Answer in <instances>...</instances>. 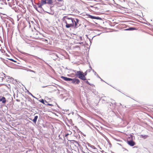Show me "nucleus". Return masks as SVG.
Listing matches in <instances>:
<instances>
[{
	"label": "nucleus",
	"instance_id": "nucleus-1",
	"mask_svg": "<svg viewBox=\"0 0 153 153\" xmlns=\"http://www.w3.org/2000/svg\"><path fill=\"white\" fill-rule=\"evenodd\" d=\"M62 21L66 24L65 27L67 28H69L74 26V19L71 17H69L67 16L63 17Z\"/></svg>",
	"mask_w": 153,
	"mask_h": 153
},
{
	"label": "nucleus",
	"instance_id": "nucleus-2",
	"mask_svg": "<svg viewBox=\"0 0 153 153\" xmlns=\"http://www.w3.org/2000/svg\"><path fill=\"white\" fill-rule=\"evenodd\" d=\"M76 75L78 77L81 79L83 80H85L86 79L85 75H84V74L81 71H77L76 72Z\"/></svg>",
	"mask_w": 153,
	"mask_h": 153
},
{
	"label": "nucleus",
	"instance_id": "nucleus-3",
	"mask_svg": "<svg viewBox=\"0 0 153 153\" xmlns=\"http://www.w3.org/2000/svg\"><path fill=\"white\" fill-rule=\"evenodd\" d=\"M75 20L76 21L74 20V27L75 28H76L80 25V24L79 23V19H75Z\"/></svg>",
	"mask_w": 153,
	"mask_h": 153
},
{
	"label": "nucleus",
	"instance_id": "nucleus-4",
	"mask_svg": "<svg viewBox=\"0 0 153 153\" xmlns=\"http://www.w3.org/2000/svg\"><path fill=\"white\" fill-rule=\"evenodd\" d=\"M88 146L90 147L91 148L94 150L93 151L89 150L90 151H91L93 153H97L98 152L97 149L94 146L92 145L89 144H88Z\"/></svg>",
	"mask_w": 153,
	"mask_h": 153
},
{
	"label": "nucleus",
	"instance_id": "nucleus-5",
	"mask_svg": "<svg viewBox=\"0 0 153 153\" xmlns=\"http://www.w3.org/2000/svg\"><path fill=\"white\" fill-rule=\"evenodd\" d=\"M38 35L37 32L36 31L31 36L35 39H39V37Z\"/></svg>",
	"mask_w": 153,
	"mask_h": 153
},
{
	"label": "nucleus",
	"instance_id": "nucleus-6",
	"mask_svg": "<svg viewBox=\"0 0 153 153\" xmlns=\"http://www.w3.org/2000/svg\"><path fill=\"white\" fill-rule=\"evenodd\" d=\"M71 81H72V82L74 84H79L80 82V81L78 79L74 78L72 79Z\"/></svg>",
	"mask_w": 153,
	"mask_h": 153
},
{
	"label": "nucleus",
	"instance_id": "nucleus-7",
	"mask_svg": "<svg viewBox=\"0 0 153 153\" xmlns=\"http://www.w3.org/2000/svg\"><path fill=\"white\" fill-rule=\"evenodd\" d=\"M88 18H91V19H94L98 20L101 19V18L99 17H96L90 15H88Z\"/></svg>",
	"mask_w": 153,
	"mask_h": 153
},
{
	"label": "nucleus",
	"instance_id": "nucleus-8",
	"mask_svg": "<svg viewBox=\"0 0 153 153\" xmlns=\"http://www.w3.org/2000/svg\"><path fill=\"white\" fill-rule=\"evenodd\" d=\"M127 143L131 146H133L135 145V143L132 140L127 141Z\"/></svg>",
	"mask_w": 153,
	"mask_h": 153
},
{
	"label": "nucleus",
	"instance_id": "nucleus-9",
	"mask_svg": "<svg viewBox=\"0 0 153 153\" xmlns=\"http://www.w3.org/2000/svg\"><path fill=\"white\" fill-rule=\"evenodd\" d=\"M0 101H1L2 103L5 104L6 102L5 98L4 97H2L1 99H0Z\"/></svg>",
	"mask_w": 153,
	"mask_h": 153
},
{
	"label": "nucleus",
	"instance_id": "nucleus-10",
	"mask_svg": "<svg viewBox=\"0 0 153 153\" xmlns=\"http://www.w3.org/2000/svg\"><path fill=\"white\" fill-rule=\"evenodd\" d=\"M61 78L64 80L66 81H71V78H68L64 76H62Z\"/></svg>",
	"mask_w": 153,
	"mask_h": 153
},
{
	"label": "nucleus",
	"instance_id": "nucleus-11",
	"mask_svg": "<svg viewBox=\"0 0 153 153\" xmlns=\"http://www.w3.org/2000/svg\"><path fill=\"white\" fill-rule=\"evenodd\" d=\"M38 118V117L37 116H35L34 119L33 120V121L35 123H36V121L37 120Z\"/></svg>",
	"mask_w": 153,
	"mask_h": 153
},
{
	"label": "nucleus",
	"instance_id": "nucleus-12",
	"mask_svg": "<svg viewBox=\"0 0 153 153\" xmlns=\"http://www.w3.org/2000/svg\"><path fill=\"white\" fill-rule=\"evenodd\" d=\"M47 1V4H52L53 3L52 0H46Z\"/></svg>",
	"mask_w": 153,
	"mask_h": 153
},
{
	"label": "nucleus",
	"instance_id": "nucleus-13",
	"mask_svg": "<svg viewBox=\"0 0 153 153\" xmlns=\"http://www.w3.org/2000/svg\"><path fill=\"white\" fill-rule=\"evenodd\" d=\"M39 39L40 40H42V41H45L46 42V43H48V40L47 39H45L43 38H40V39Z\"/></svg>",
	"mask_w": 153,
	"mask_h": 153
},
{
	"label": "nucleus",
	"instance_id": "nucleus-14",
	"mask_svg": "<svg viewBox=\"0 0 153 153\" xmlns=\"http://www.w3.org/2000/svg\"><path fill=\"white\" fill-rule=\"evenodd\" d=\"M40 101L42 102V103L44 104H45V103L44 102H47L46 101V100H44L43 99H42L41 100H40Z\"/></svg>",
	"mask_w": 153,
	"mask_h": 153
},
{
	"label": "nucleus",
	"instance_id": "nucleus-15",
	"mask_svg": "<svg viewBox=\"0 0 153 153\" xmlns=\"http://www.w3.org/2000/svg\"><path fill=\"white\" fill-rule=\"evenodd\" d=\"M42 5H43L44 4H46L47 3V1L46 0H44L43 1H42Z\"/></svg>",
	"mask_w": 153,
	"mask_h": 153
},
{
	"label": "nucleus",
	"instance_id": "nucleus-16",
	"mask_svg": "<svg viewBox=\"0 0 153 153\" xmlns=\"http://www.w3.org/2000/svg\"><path fill=\"white\" fill-rule=\"evenodd\" d=\"M9 59L10 60L12 61L13 62H16V61L14 60L13 59Z\"/></svg>",
	"mask_w": 153,
	"mask_h": 153
},
{
	"label": "nucleus",
	"instance_id": "nucleus-17",
	"mask_svg": "<svg viewBox=\"0 0 153 153\" xmlns=\"http://www.w3.org/2000/svg\"><path fill=\"white\" fill-rule=\"evenodd\" d=\"M142 137L143 138H146L148 137L147 135H145L144 136L143 135H141Z\"/></svg>",
	"mask_w": 153,
	"mask_h": 153
},
{
	"label": "nucleus",
	"instance_id": "nucleus-18",
	"mask_svg": "<svg viewBox=\"0 0 153 153\" xmlns=\"http://www.w3.org/2000/svg\"><path fill=\"white\" fill-rule=\"evenodd\" d=\"M85 82L88 84V85H91V84L88 81H85Z\"/></svg>",
	"mask_w": 153,
	"mask_h": 153
},
{
	"label": "nucleus",
	"instance_id": "nucleus-19",
	"mask_svg": "<svg viewBox=\"0 0 153 153\" xmlns=\"http://www.w3.org/2000/svg\"><path fill=\"white\" fill-rule=\"evenodd\" d=\"M47 105H50V106H53V105L52 104H49V103H48Z\"/></svg>",
	"mask_w": 153,
	"mask_h": 153
},
{
	"label": "nucleus",
	"instance_id": "nucleus-20",
	"mask_svg": "<svg viewBox=\"0 0 153 153\" xmlns=\"http://www.w3.org/2000/svg\"><path fill=\"white\" fill-rule=\"evenodd\" d=\"M134 28H129L128 30H134Z\"/></svg>",
	"mask_w": 153,
	"mask_h": 153
},
{
	"label": "nucleus",
	"instance_id": "nucleus-21",
	"mask_svg": "<svg viewBox=\"0 0 153 153\" xmlns=\"http://www.w3.org/2000/svg\"><path fill=\"white\" fill-rule=\"evenodd\" d=\"M68 135V134H66L65 135V137H67V136Z\"/></svg>",
	"mask_w": 153,
	"mask_h": 153
},
{
	"label": "nucleus",
	"instance_id": "nucleus-22",
	"mask_svg": "<svg viewBox=\"0 0 153 153\" xmlns=\"http://www.w3.org/2000/svg\"><path fill=\"white\" fill-rule=\"evenodd\" d=\"M59 1H62L63 0H57Z\"/></svg>",
	"mask_w": 153,
	"mask_h": 153
},
{
	"label": "nucleus",
	"instance_id": "nucleus-23",
	"mask_svg": "<svg viewBox=\"0 0 153 153\" xmlns=\"http://www.w3.org/2000/svg\"><path fill=\"white\" fill-rule=\"evenodd\" d=\"M2 53H4V50H2Z\"/></svg>",
	"mask_w": 153,
	"mask_h": 153
},
{
	"label": "nucleus",
	"instance_id": "nucleus-24",
	"mask_svg": "<svg viewBox=\"0 0 153 153\" xmlns=\"http://www.w3.org/2000/svg\"><path fill=\"white\" fill-rule=\"evenodd\" d=\"M41 7H42L41 5L39 6V7H40V8H41Z\"/></svg>",
	"mask_w": 153,
	"mask_h": 153
},
{
	"label": "nucleus",
	"instance_id": "nucleus-25",
	"mask_svg": "<svg viewBox=\"0 0 153 153\" xmlns=\"http://www.w3.org/2000/svg\"><path fill=\"white\" fill-rule=\"evenodd\" d=\"M2 97L0 96V99H1Z\"/></svg>",
	"mask_w": 153,
	"mask_h": 153
},
{
	"label": "nucleus",
	"instance_id": "nucleus-26",
	"mask_svg": "<svg viewBox=\"0 0 153 153\" xmlns=\"http://www.w3.org/2000/svg\"><path fill=\"white\" fill-rule=\"evenodd\" d=\"M86 75V73L84 75H85V76Z\"/></svg>",
	"mask_w": 153,
	"mask_h": 153
},
{
	"label": "nucleus",
	"instance_id": "nucleus-27",
	"mask_svg": "<svg viewBox=\"0 0 153 153\" xmlns=\"http://www.w3.org/2000/svg\"><path fill=\"white\" fill-rule=\"evenodd\" d=\"M31 1V2H33V0H30Z\"/></svg>",
	"mask_w": 153,
	"mask_h": 153
},
{
	"label": "nucleus",
	"instance_id": "nucleus-28",
	"mask_svg": "<svg viewBox=\"0 0 153 153\" xmlns=\"http://www.w3.org/2000/svg\"><path fill=\"white\" fill-rule=\"evenodd\" d=\"M46 86H44L43 87L44 88V87H46Z\"/></svg>",
	"mask_w": 153,
	"mask_h": 153
}]
</instances>
